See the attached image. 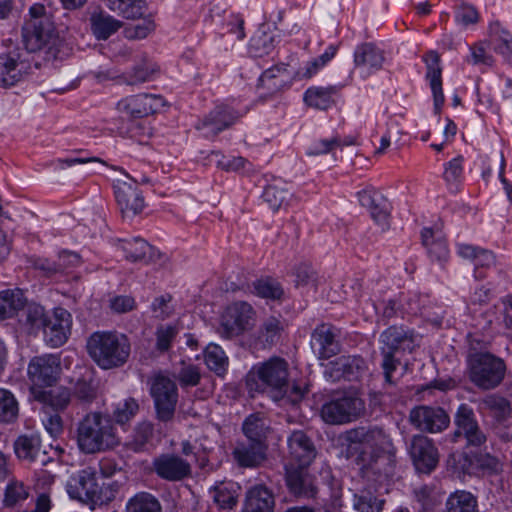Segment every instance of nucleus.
I'll return each mask as SVG.
<instances>
[{
	"label": "nucleus",
	"instance_id": "obj_1",
	"mask_svg": "<svg viewBox=\"0 0 512 512\" xmlns=\"http://www.w3.org/2000/svg\"><path fill=\"white\" fill-rule=\"evenodd\" d=\"M54 9L48 0L34 2L28 9V17L22 26V41L28 52L45 49L53 57L57 56L62 44L55 25Z\"/></svg>",
	"mask_w": 512,
	"mask_h": 512
},
{
	"label": "nucleus",
	"instance_id": "obj_2",
	"mask_svg": "<svg viewBox=\"0 0 512 512\" xmlns=\"http://www.w3.org/2000/svg\"><path fill=\"white\" fill-rule=\"evenodd\" d=\"M246 387L251 395L267 393L273 400H281L289 390V363L272 356L253 365L246 375Z\"/></svg>",
	"mask_w": 512,
	"mask_h": 512
},
{
	"label": "nucleus",
	"instance_id": "obj_3",
	"mask_svg": "<svg viewBox=\"0 0 512 512\" xmlns=\"http://www.w3.org/2000/svg\"><path fill=\"white\" fill-rule=\"evenodd\" d=\"M380 367L384 376L385 385L394 386L399 378L395 376L401 365L402 354L411 353L415 347L416 336L414 332L403 326H390L384 330L379 338Z\"/></svg>",
	"mask_w": 512,
	"mask_h": 512
},
{
	"label": "nucleus",
	"instance_id": "obj_4",
	"mask_svg": "<svg viewBox=\"0 0 512 512\" xmlns=\"http://www.w3.org/2000/svg\"><path fill=\"white\" fill-rule=\"evenodd\" d=\"M77 443L87 454L112 449L119 444L113 420L99 412H92L78 423Z\"/></svg>",
	"mask_w": 512,
	"mask_h": 512
},
{
	"label": "nucleus",
	"instance_id": "obj_5",
	"mask_svg": "<svg viewBox=\"0 0 512 512\" xmlns=\"http://www.w3.org/2000/svg\"><path fill=\"white\" fill-rule=\"evenodd\" d=\"M87 351L102 369H113L124 365L130 355L131 345L122 333L97 331L87 340Z\"/></svg>",
	"mask_w": 512,
	"mask_h": 512
},
{
	"label": "nucleus",
	"instance_id": "obj_6",
	"mask_svg": "<svg viewBox=\"0 0 512 512\" xmlns=\"http://www.w3.org/2000/svg\"><path fill=\"white\" fill-rule=\"evenodd\" d=\"M119 489L117 482L98 483L96 474L90 470H81L72 475L66 484L70 498L92 505H104L111 502Z\"/></svg>",
	"mask_w": 512,
	"mask_h": 512
},
{
	"label": "nucleus",
	"instance_id": "obj_7",
	"mask_svg": "<svg viewBox=\"0 0 512 512\" xmlns=\"http://www.w3.org/2000/svg\"><path fill=\"white\" fill-rule=\"evenodd\" d=\"M470 381L481 390H492L503 381L506 364L503 359L488 353L480 352L468 359Z\"/></svg>",
	"mask_w": 512,
	"mask_h": 512
},
{
	"label": "nucleus",
	"instance_id": "obj_8",
	"mask_svg": "<svg viewBox=\"0 0 512 512\" xmlns=\"http://www.w3.org/2000/svg\"><path fill=\"white\" fill-rule=\"evenodd\" d=\"M150 395L157 420L162 423L172 422L178 402V388L175 381L163 374L155 375L151 380Z\"/></svg>",
	"mask_w": 512,
	"mask_h": 512
},
{
	"label": "nucleus",
	"instance_id": "obj_9",
	"mask_svg": "<svg viewBox=\"0 0 512 512\" xmlns=\"http://www.w3.org/2000/svg\"><path fill=\"white\" fill-rule=\"evenodd\" d=\"M364 410V401L349 394L325 403L321 408V417L329 424H344L358 419Z\"/></svg>",
	"mask_w": 512,
	"mask_h": 512
},
{
	"label": "nucleus",
	"instance_id": "obj_10",
	"mask_svg": "<svg viewBox=\"0 0 512 512\" xmlns=\"http://www.w3.org/2000/svg\"><path fill=\"white\" fill-rule=\"evenodd\" d=\"M456 429L452 435V441L458 442L465 439L466 446L482 447L487 442V435L481 429L474 410L467 404L459 405L454 416Z\"/></svg>",
	"mask_w": 512,
	"mask_h": 512
},
{
	"label": "nucleus",
	"instance_id": "obj_11",
	"mask_svg": "<svg viewBox=\"0 0 512 512\" xmlns=\"http://www.w3.org/2000/svg\"><path fill=\"white\" fill-rule=\"evenodd\" d=\"M345 439L350 445L361 444L371 449L376 455L380 453H386L388 455L395 454V447L391 437L384 429L377 426L351 429L346 432Z\"/></svg>",
	"mask_w": 512,
	"mask_h": 512
},
{
	"label": "nucleus",
	"instance_id": "obj_12",
	"mask_svg": "<svg viewBox=\"0 0 512 512\" xmlns=\"http://www.w3.org/2000/svg\"><path fill=\"white\" fill-rule=\"evenodd\" d=\"M31 62L27 52L15 49L0 54V86H14L30 72Z\"/></svg>",
	"mask_w": 512,
	"mask_h": 512
},
{
	"label": "nucleus",
	"instance_id": "obj_13",
	"mask_svg": "<svg viewBox=\"0 0 512 512\" xmlns=\"http://www.w3.org/2000/svg\"><path fill=\"white\" fill-rule=\"evenodd\" d=\"M410 424L422 432L439 433L450 424V417L441 407L420 405L411 409Z\"/></svg>",
	"mask_w": 512,
	"mask_h": 512
},
{
	"label": "nucleus",
	"instance_id": "obj_14",
	"mask_svg": "<svg viewBox=\"0 0 512 512\" xmlns=\"http://www.w3.org/2000/svg\"><path fill=\"white\" fill-rule=\"evenodd\" d=\"M60 373V358L53 354L34 357L28 365L29 379L34 386L39 388L53 386Z\"/></svg>",
	"mask_w": 512,
	"mask_h": 512
},
{
	"label": "nucleus",
	"instance_id": "obj_15",
	"mask_svg": "<svg viewBox=\"0 0 512 512\" xmlns=\"http://www.w3.org/2000/svg\"><path fill=\"white\" fill-rule=\"evenodd\" d=\"M114 193L123 217H133L144 208V198L136 181L128 175L114 182Z\"/></svg>",
	"mask_w": 512,
	"mask_h": 512
},
{
	"label": "nucleus",
	"instance_id": "obj_16",
	"mask_svg": "<svg viewBox=\"0 0 512 512\" xmlns=\"http://www.w3.org/2000/svg\"><path fill=\"white\" fill-rule=\"evenodd\" d=\"M408 451L418 472L429 474L439 461L438 449L433 441L425 435H414L409 443Z\"/></svg>",
	"mask_w": 512,
	"mask_h": 512
},
{
	"label": "nucleus",
	"instance_id": "obj_17",
	"mask_svg": "<svg viewBox=\"0 0 512 512\" xmlns=\"http://www.w3.org/2000/svg\"><path fill=\"white\" fill-rule=\"evenodd\" d=\"M152 470L158 477L170 482L182 481L192 474L191 464L187 460L170 453L155 457Z\"/></svg>",
	"mask_w": 512,
	"mask_h": 512
},
{
	"label": "nucleus",
	"instance_id": "obj_18",
	"mask_svg": "<svg viewBox=\"0 0 512 512\" xmlns=\"http://www.w3.org/2000/svg\"><path fill=\"white\" fill-rule=\"evenodd\" d=\"M255 312L247 302H234L229 305L222 316V334L231 338L241 334L250 325Z\"/></svg>",
	"mask_w": 512,
	"mask_h": 512
},
{
	"label": "nucleus",
	"instance_id": "obj_19",
	"mask_svg": "<svg viewBox=\"0 0 512 512\" xmlns=\"http://www.w3.org/2000/svg\"><path fill=\"white\" fill-rule=\"evenodd\" d=\"M165 105L164 99L154 94H137L122 99L117 104L119 112L131 118H143L154 114Z\"/></svg>",
	"mask_w": 512,
	"mask_h": 512
},
{
	"label": "nucleus",
	"instance_id": "obj_20",
	"mask_svg": "<svg viewBox=\"0 0 512 512\" xmlns=\"http://www.w3.org/2000/svg\"><path fill=\"white\" fill-rule=\"evenodd\" d=\"M285 480L290 494L297 499H316L318 494L316 479L306 467L287 466Z\"/></svg>",
	"mask_w": 512,
	"mask_h": 512
},
{
	"label": "nucleus",
	"instance_id": "obj_21",
	"mask_svg": "<svg viewBox=\"0 0 512 512\" xmlns=\"http://www.w3.org/2000/svg\"><path fill=\"white\" fill-rule=\"evenodd\" d=\"M72 326V315L62 307L53 311V317H48L45 327L42 328L44 341L51 347L62 346L68 339Z\"/></svg>",
	"mask_w": 512,
	"mask_h": 512
},
{
	"label": "nucleus",
	"instance_id": "obj_22",
	"mask_svg": "<svg viewBox=\"0 0 512 512\" xmlns=\"http://www.w3.org/2000/svg\"><path fill=\"white\" fill-rule=\"evenodd\" d=\"M289 456L298 464L297 467L309 466L317 451L311 438L302 430L293 431L287 439Z\"/></svg>",
	"mask_w": 512,
	"mask_h": 512
},
{
	"label": "nucleus",
	"instance_id": "obj_23",
	"mask_svg": "<svg viewBox=\"0 0 512 512\" xmlns=\"http://www.w3.org/2000/svg\"><path fill=\"white\" fill-rule=\"evenodd\" d=\"M331 377L348 381L359 380L367 370L365 360L359 355H342L330 362Z\"/></svg>",
	"mask_w": 512,
	"mask_h": 512
},
{
	"label": "nucleus",
	"instance_id": "obj_24",
	"mask_svg": "<svg viewBox=\"0 0 512 512\" xmlns=\"http://www.w3.org/2000/svg\"><path fill=\"white\" fill-rule=\"evenodd\" d=\"M358 199L363 207L369 209L371 217L382 230L389 227L390 203L380 192L365 189L358 193Z\"/></svg>",
	"mask_w": 512,
	"mask_h": 512
},
{
	"label": "nucleus",
	"instance_id": "obj_25",
	"mask_svg": "<svg viewBox=\"0 0 512 512\" xmlns=\"http://www.w3.org/2000/svg\"><path fill=\"white\" fill-rule=\"evenodd\" d=\"M14 452L18 459L29 463L45 466L51 461L45 451H41V440L38 435H20L14 441Z\"/></svg>",
	"mask_w": 512,
	"mask_h": 512
},
{
	"label": "nucleus",
	"instance_id": "obj_26",
	"mask_svg": "<svg viewBox=\"0 0 512 512\" xmlns=\"http://www.w3.org/2000/svg\"><path fill=\"white\" fill-rule=\"evenodd\" d=\"M240 116L230 106L221 104L216 106L196 127L200 130L206 129L207 134L216 135L233 125Z\"/></svg>",
	"mask_w": 512,
	"mask_h": 512
},
{
	"label": "nucleus",
	"instance_id": "obj_27",
	"mask_svg": "<svg viewBox=\"0 0 512 512\" xmlns=\"http://www.w3.org/2000/svg\"><path fill=\"white\" fill-rule=\"evenodd\" d=\"M119 248L131 262L156 263L163 255L142 238L119 239Z\"/></svg>",
	"mask_w": 512,
	"mask_h": 512
},
{
	"label": "nucleus",
	"instance_id": "obj_28",
	"mask_svg": "<svg viewBox=\"0 0 512 512\" xmlns=\"http://www.w3.org/2000/svg\"><path fill=\"white\" fill-rule=\"evenodd\" d=\"M267 444L245 440L238 442L233 450V456L239 466L254 468L266 458Z\"/></svg>",
	"mask_w": 512,
	"mask_h": 512
},
{
	"label": "nucleus",
	"instance_id": "obj_29",
	"mask_svg": "<svg viewBox=\"0 0 512 512\" xmlns=\"http://www.w3.org/2000/svg\"><path fill=\"white\" fill-rule=\"evenodd\" d=\"M34 398L42 404V408L63 412L72 401L70 388L58 386L49 390L33 389Z\"/></svg>",
	"mask_w": 512,
	"mask_h": 512
},
{
	"label": "nucleus",
	"instance_id": "obj_30",
	"mask_svg": "<svg viewBox=\"0 0 512 512\" xmlns=\"http://www.w3.org/2000/svg\"><path fill=\"white\" fill-rule=\"evenodd\" d=\"M427 65L426 78L429 80L434 98V109L438 114L444 104V94L442 90V69L440 67V56L435 51H430L424 57Z\"/></svg>",
	"mask_w": 512,
	"mask_h": 512
},
{
	"label": "nucleus",
	"instance_id": "obj_31",
	"mask_svg": "<svg viewBox=\"0 0 512 512\" xmlns=\"http://www.w3.org/2000/svg\"><path fill=\"white\" fill-rule=\"evenodd\" d=\"M335 329L330 324H321L312 333V345L317 347L319 358L329 359L339 351Z\"/></svg>",
	"mask_w": 512,
	"mask_h": 512
},
{
	"label": "nucleus",
	"instance_id": "obj_32",
	"mask_svg": "<svg viewBox=\"0 0 512 512\" xmlns=\"http://www.w3.org/2000/svg\"><path fill=\"white\" fill-rule=\"evenodd\" d=\"M273 492L264 485H255L246 493L243 512H274Z\"/></svg>",
	"mask_w": 512,
	"mask_h": 512
},
{
	"label": "nucleus",
	"instance_id": "obj_33",
	"mask_svg": "<svg viewBox=\"0 0 512 512\" xmlns=\"http://www.w3.org/2000/svg\"><path fill=\"white\" fill-rule=\"evenodd\" d=\"M489 37L492 49L512 65V34L499 22H495L489 27Z\"/></svg>",
	"mask_w": 512,
	"mask_h": 512
},
{
	"label": "nucleus",
	"instance_id": "obj_34",
	"mask_svg": "<svg viewBox=\"0 0 512 512\" xmlns=\"http://www.w3.org/2000/svg\"><path fill=\"white\" fill-rule=\"evenodd\" d=\"M48 313L43 306L37 303L24 304L20 318L21 324L30 334H37L46 326Z\"/></svg>",
	"mask_w": 512,
	"mask_h": 512
},
{
	"label": "nucleus",
	"instance_id": "obj_35",
	"mask_svg": "<svg viewBox=\"0 0 512 512\" xmlns=\"http://www.w3.org/2000/svg\"><path fill=\"white\" fill-rule=\"evenodd\" d=\"M478 409L487 411L499 423L506 421L512 412L510 402L498 394H488L478 401Z\"/></svg>",
	"mask_w": 512,
	"mask_h": 512
},
{
	"label": "nucleus",
	"instance_id": "obj_36",
	"mask_svg": "<svg viewBox=\"0 0 512 512\" xmlns=\"http://www.w3.org/2000/svg\"><path fill=\"white\" fill-rule=\"evenodd\" d=\"M242 430L247 438L246 440L266 444L269 421L263 413L251 414L244 420Z\"/></svg>",
	"mask_w": 512,
	"mask_h": 512
},
{
	"label": "nucleus",
	"instance_id": "obj_37",
	"mask_svg": "<svg viewBox=\"0 0 512 512\" xmlns=\"http://www.w3.org/2000/svg\"><path fill=\"white\" fill-rule=\"evenodd\" d=\"M421 238L432 260H436L440 263L447 260L449 250L445 239L439 231L435 232L430 228H424L421 233Z\"/></svg>",
	"mask_w": 512,
	"mask_h": 512
},
{
	"label": "nucleus",
	"instance_id": "obj_38",
	"mask_svg": "<svg viewBox=\"0 0 512 512\" xmlns=\"http://www.w3.org/2000/svg\"><path fill=\"white\" fill-rule=\"evenodd\" d=\"M90 23L92 32L98 40L108 39L122 27L121 21L103 11L94 12L90 17Z\"/></svg>",
	"mask_w": 512,
	"mask_h": 512
},
{
	"label": "nucleus",
	"instance_id": "obj_39",
	"mask_svg": "<svg viewBox=\"0 0 512 512\" xmlns=\"http://www.w3.org/2000/svg\"><path fill=\"white\" fill-rule=\"evenodd\" d=\"M339 89L338 86L310 87L304 93V101L312 108L326 110L334 104L333 97Z\"/></svg>",
	"mask_w": 512,
	"mask_h": 512
},
{
	"label": "nucleus",
	"instance_id": "obj_40",
	"mask_svg": "<svg viewBox=\"0 0 512 512\" xmlns=\"http://www.w3.org/2000/svg\"><path fill=\"white\" fill-rule=\"evenodd\" d=\"M383 61L382 51L372 43L361 44L354 52V63L357 67L379 69Z\"/></svg>",
	"mask_w": 512,
	"mask_h": 512
},
{
	"label": "nucleus",
	"instance_id": "obj_41",
	"mask_svg": "<svg viewBox=\"0 0 512 512\" xmlns=\"http://www.w3.org/2000/svg\"><path fill=\"white\" fill-rule=\"evenodd\" d=\"M24 304L25 298L18 289L0 292V321L13 317Z\"/></svg>",
	"mask_w": 512,
	"mask_h": 512
},
{
	"label": "nucleus",
	"instance_id": "obj_42",
	"mask_svg": "<svg viewBox=\"0 0 512 512\" xmlns=\"http://www.w3.org/2000/svg\"><path fill=\"white\" fill-rule=\"evenodd\" d=\"M445 506L447 512H478L476 497L465 490H458L450 494Z\"/></svg>",
	"mask_w": 512,
	"mask_h": 512
},
{
	"label": "nucleus",
	"instance_id": "obj_43",
	"mask_svg": "<svg viewBox=\"0 0 512 512\" xmlns=\"http://www.w3.org/2000/svg\"><path fill=\"white\" fill-rule=\"evenodd\" d=\"M204 361L209 370L218 376H223L229 365V360L224 350L217 344L210 343L204 351Z\"/></svg>",
	"mask_w": 512,
	"mask_h": 512
},
{
	"label": "nucleus",
	"instance_id": "obj_44",
	"mask_svg": "<svg viewBox=\"0 0 512 512\" xmlns=\"http://www.w3.org/2000/svg\"><path fill=\"white\" fill-rule=\"evenodd\" d=\"M107 7L127 19H137L144 16L146 3L144 0H114Z\"/></svg>",
	"mask_w": 512,
	"mask_h": 512
},
{
	"label": "nucleus",
	"instance_id": "obj_45",
	"mask_svg": "<svg viewBox=\"0 0 512 512\" xmlns=\"http://www.w3.org/2000/svg\"><path fill=\"white\" fill-rule=\"evenodd\" d=\"M209 493L220 509H231L237 503V489L234 483H220L211 488Z\"/></svg>",
	"mask_w": 512,
	"mask_h": 512
},
{
	"label": "nucleus",
	"instance_id": "obj_46",
	"mask_svg": "<svg viewBox=\"0 0 512 512\" xmlns=\"http://www.w3.org/2000/svg\"><path fill=\"white\" fill-rule=\"evenodd\" d=\"M248 289L253 294L270 300H280L284 295L280 283L269 277L253 281L251 286L248 285Z\"/></svg>",
	"mask_w": 512,
	"mask_h": 512
},
{
	"label": "nucleus",
	"instance_id": "obj_47",
	"mask_svg": "<svg viewBox=\"0 0 512 512\" xmlns=\"http://www.w3.org/2000/svg\"><path fill=\"white\" fill-rule=\"evenodd\" d=\"M126 512H162V508L155 496L147 492H139L128 500Z\"/></svg>",
	"mask_w": 512,
	"mask_h": 512
},
{
	"label": "nucleus",
	"instance_id": "obj_48",
	"mask_svg": "<svg viewBox=\"0 0 512 512\" xmlns=\"http://www.w3.org/2000/svg\"><path fill=\"white\" fill-rule=\"evenodd\" d=\"M157 71L158 68L155 64L143 59L140 64L135 65L129 72H126L123 75V79L127 85H139L151 81Z\"/></svg>",
	"mask_w": 512,
	"mask_h": 512
},
{
	"label": "nucleus",
	"instance_id": "obj_49",
	"mask_svg": "<svg viewBox=\"0 0 512 512\" xmlns=\"http://www.w3.org/2000/svg\"><path fill=\"white\" fill-rule=\"evenodd\" d=\"M282 330L281 321L275 317H269L261 325L257 339L263 347H271L280 340Z\"/></svg>",
	"mask_w": 512,
	"mask_h": 512
},
{
	"label": "nucleus",
	"instance_id": "obj_50",
	"mask_svg": "<svg viewBox=\"0 0 512 512\" xmlns=\"http://www.w3.org/2000/svg\"><path fill=\"white\" fill-rule=\"evenodd\" d=\"M19 415V405L14 394L7 389L0 388V423L12 424Z\"/></svg>",
	"mask_w": 512,
	"mask_h": 512
},
{
	"label": "nucleus",
	"instance_id": "obj_51",
	"mask_svg": "<svg viewBox=\"0 0 512 512\" xmlns=\"http://www.w3.org/2000/svg\"><path fill=\"white\" fill-rule=\"evenodd\" d=\"M465 458L469 460L471 466H474L482 474L492 475L502 471L501 461L490 453L480 452Z\"/></svg>",
	"mask_w": 512,
	"mask_h": 512
},
{
	"label": "nucleus",
	"instance_id": "obj_52",
	"mask_svg": "<svg viewBox=\"0 0 512 512\" xmlns=\"http://www.w3.org/2000/svg\"><path fill=\"white\" fill-rule=\"evenodd\" d=\"M98 386L91 374L78 378L73 386L72 395L83 403H91L97 397Z\"/></svg>",
	"mask_w": 512,
	"mask_h": 512
},
{
	"label": "nucleus",
	"instance_id": "obj_53",
	"mask_svg": "<svg viewBox=\"0 0 512 512\" xmlns=\"http://www.w3.org/2000/svg\"><path fill=\"white\" fill-rule=\"evenodd\" d=\"M173 376L182 388L197 386L201 380L199 368L185 361H181L179 365L175 367Z\"/></svg>",
	"mask_w": 512,
	"mask_h": 512
},
{
	"label": "nucleus",
	"instance_id": "obj_54",
	"mask_svg": "<svg viewBox=\"0 0 512 512\" xmlns=\"http://www.w3.org/2000/svg\"><path fill=\"white\" fill-rule=\"evenodd\" d=\"M288 66V64H281L264 71L259 79L261 85L266 86L271 91L280 89L285 80L283 78H278L287 72Z\"/></svg>",
	"mask_w": 512,
	"mask_h": 512
},
{
	"label": "nucleus",
	"instance_id": "obj_55",
	"mask_svg": "<svg viewBox=\"0 0 512 512\" xmlns=\"http://www.w3.org/2000/svg\"><path fill=\"white\" fill-rule=\"evenodd\" d=\"M42 423L45 430L51 437L57 438L63 433V420L60 416L61 412L41 408Z\"/></svg>",
	"mask_w": 512,
	"mask_h": 512
},
{
	"label": "nucleus",
	"instance_id": "obj_56",
	"mask_svg": "<svg viewBox=\"0 0 512 512\" xmlns=\"http://www.w3.org/2000/svg\"><path fill=\"white\" fill-rule=\"evenodd\" d=\"M385 500L367 493L354 495L353 506L359 512H382Z\"/></svg>",
	"mask_w": 512,
	"mask_h": 512
},
{
	"label": "nucleus",
	"instance_id": "obj_57",
	"mask_svg": "<svg viewBox=\"0 0 512 512\" xmlns=\"http://www.w3.org/2000/svg\"><path fill=\"white\" fill-rule=\"evenodd\" d=\"M28 490L23 482L11 480L5 489L4 503L6 506H14L20 501L26 500Z\"/></svg>",
	"mask_w": 512,
	"mask_h": 512
},
{
	"label": "nucleus",
	"instance_id": "obj_58",
	"mask_svg": "<svg viewBox=\"0 0 512 512\" xmlns=\"http://www.w3.org/2000/svg\"><path fill=\"white\" fill-rule=\"evenodd\" d=\"M138 410V402L134 398H127L123 403L118 404L113 417L118 424H125L137 414Z\"/></svg>",
	"mask_w": 512,
	"mask_h": 512
},
{
	"label": "nucleus",
	"instance_id": "obj_59",
	"mask_svg": "<svg viewBox=\"0 0 512 512\" xmlns=\"http://www.w3.org/2000/svg\"><path fill=\"white\" fill-rule=\"evenodd\" d=\"M154 29V21L151 18H144L142 22L126 27L123 33L129 40H138L146 38Z\"/></svg>",
	"mask_w": 512,
	"mask_h": 512
},
{
	"label": "nucleus",
	"instance_id": "obj_60",
	"mask_svg": "<svg viewBox=\"0 0 512 512\" xmlns=\"http://www.w3.org/2000/svg\"><path fill=\"white\" fill-rule=\"evenodd\" d=\"M463 157L457 156L450 160L446 165L443 173L444 180L449 186L456 185L460 182L463 174Z\"/></svg>",
	"mask_w": 512,
	"mask_h": 512
},
{
	"label": "nucleus",
	"instance_id": "obj_61",
	"mask_svg": "<svg viewBox=\"0 0 512 512\" xmlns=\"http://www.w3.org/2000/svg\"><path fill=\"white\" fill-rule=\"evenodd\" d=\"M177 334L175 327L171 325H161L156 330V348L160 352L167 351Z\"/></svg>",
	"mask_w": 512,
	"mask_h": 512
},
{
	"label": "nucleus",
	"instance_id": "obj_62",
	"mask_svg": "<svg viewBox=\"0 0 512 512\" xmlns=\"http://www.w3.org/2000/svg\"><path fill=\"white\" fill-rule=\"evenodd\" d=\"M287 191L276 186H267L263 192L264 201L274 211L278 210L287 199Z\"/></svg>",
	"mask_w": 512,
	"mask_h": 512
},
{
	"label": "nucleus",
	"instance_id": "obj_63",
	"mask_svg": "<svg viewBox=\"0 0 512 512\" xmlns=\"http://www.w3.org/2000/svg\"><path fill=\"white\" fill-rule=\"evenodd\" d=\"M341 146L340 138L337 136L331 139H322L314 142L308 150L309 155H321L333 151Z\"/></svg>",
	"mask_w": 512,
	"mask_h": 512
},
{
	"label": "nucleus",
	"instance_id": "obj_64",
	"mask_svg": "<svg viewBox=\"0 0 512 512\" xmlns=\"http://www.w3.org/2000/svg\"><path fill=\"white\" fill-rule=\"evenodd\" d=\"M154 427L150 422H141L137 425L134 434L136 449H141L153 436Z\"/></svg>",
	"mask_w": 512,
	"mask_h": 512
}]
</instances>
